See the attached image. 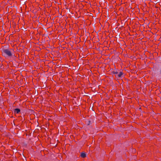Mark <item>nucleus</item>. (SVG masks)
I'll use <instances>...</instances> for the list:
<instances>
[{"mask_svg": "<svg viewBox=\"0 0 161 161\" xmlns=\"http://www.w3.org/2000/svg\"><path fill=\"white\" fill-rule=\"evenodd\" d=\"M81 156L83 158H85L86 156V154L85 153H82L81 154Z\"/></svg>", "mask_w": 161, "mask_h": 161, "instance_id": "4", "label": "nucleus"}, {"mask_svg": "<svg viewBox=\"0 0 161 161\" xmlns=\"http://www.w3.org/2000/svg\"><path fill=\"white\" fill-rule=\"evenodd\" d=\"M14 112L15 114H18L20 112V110L18 108H16L14 109Z\"/></svg>", "mask_w": 161, "mask_h": 161, "instance_id": "3", "label": "nucleus"}, {"mask_svg": "<svg viewBox=\"0 0 161 161\" xmlns=\"http://www.w3.org/2000/svg\"><path fill=\"white\" fill-rule=\"evenodd\" d=\"M13 50L12 49H5L2 51V55L5 57H10L12 56Z\"/></svg>", "mask_w": 161, "mask_h": 161, "instance_id": "1", "label": "nucleus"}, {"mask_svg": "<svg viewBox=\"0 0 161 161\" xmlns=\"http://www.w3.org/2000/svg\"><path fill=\"white\" fill-rule=\"evenodd\" d=\"M123 74V73L122 72H120L119 73H116L115 76L118 77H120Z\"/></svg>", "mask_w": 161, "mask_h": 161, "instance_id": "2", "label": "nucleus"}]
</instances>
